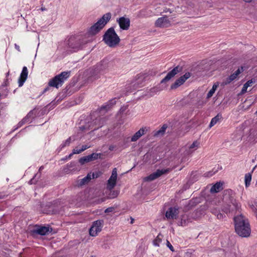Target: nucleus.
<instances>
[{"instance_id": "nucleus-20", "label": "nucleus", "mask_w": 257, "mask_h": 257, "mask_svg": "<svg viewBox=\"0 0 257 257\" xmlns=\"http://www.w3.org/2000/svg\"><path fill=\"white\" fill-rule=\"evenodd\" d=\"M179 213L178 209L176 207H171L166 213V217L168 219L175 218Z\"/></svg>"}, {"instance_id": "nucleus-47", "label": "nucleus", "mask_w": 257, "mask_h": 257, "mask_svg": "<svg viewBox=\"0 0 257 257\" xmlns=\"http://www.w3.org/2000/svg\"><path fill=\"white\" fill-rule=\"evenodd\" d=\"M10 74V72L9 71L7 73V76H8Z\"/></svg>"}, {"instance_id": "nucleus-43", "label": "nucleus", "mask_w": 257, "mask_h": 257, "mask_svg": "<svg viewBox=\"0 0 257 257\" xmlns=\"http://www.w3.org/2000/svg\"><path fill=\"white\" fill-rule=\"evenodd\" d=\"M246 3H250L251 2L252 0H243Z\"/></svg>"}, {"instance_id": "nucleus-19", "label": "nucleus", "mask_w": 257, "mask_h": 257, "mask_svg": "<svg viewBox=\"0 0 257 257\" xmlns=\"http://www.w3.org/2000/svg\"><path fill=\"white\" fill-rule=\"evenodd\" d=\"M28 75V71L27 67L24 66L23 68L22 71L20 74V76L18 79L19 86L21 87L23 85L24 82L26 80Z\"/></svg>"}, {"instance_id": "nucleus-35", "label": "nucleus", "mask_w": 257, "mask_h": 257, "mask_svg": "<svg viewBox=\"0 0 257 257\" xmlns=\"http://www.w3.org/2000/svg\"><path fill=\"white\" fill-rule=\"evenodd\" d=\"M29 114L27 115L25 117H24L23 120L20 121L19 123V124L20 125V126H21L23 124L25 123V122H27L28 121H29Z\"/></svg>"}, {"instance_id": "nucleus-6", "label": "nucleus", "mask_w": 257, "mask_h": 257, "mask_svg": "<svg viewBox=\"0 0 257 257\" xmlns=\"http://www.w3.org/2000/svg\"><path fill=\"white\" fill-rule=\"evenodd\" d=\"M70 71H64L51 79L49 82V85L57 88L61 86L64 81L70 76Z\"/></svg>"}, {"instance_id": "nucleus-21", "label": "nucleus", "mask_w": 257, "mask_h": 257, "mask_svg": "<svg viewBox=\"0 0 257 257\" xmlns=\"http://www.w3.org/2000/svg\"><path fill=\"white\" fill-rule=\"evenodd\" d=\"M116 104L115 98L112 99L108 101L105 104L101 107L100 110H105L106 111L109 110L113 106Z\"/></svg>"}, {"instance_id": "nucleus-32", "label": "nucleus", "mask_w": 257, "mask_h": 257, "mask_svg": "<svg viewBox=\"0 0 257 257\" xmlns=\"http://www.w3.org/2000/svg\"><path fill=\"white\" fill-rule=\"evenodd\" d=\"M162 237L163 236L161 234H159L154 241V245L155 246H159L160 245V243L162 241Z\"/></svg>"}, {"instance_id": "nucleus-45", "label": "nucleus", "mask_w": 257, "mask_h": 257, "mask_svg": "<svg viewBox=\"0 0 257 257\" xmlns=\"http://www.w3.org/2000/svg\"><path fill=\"white\" fill-rule=\"evenodd\" d=\"M43 169V167L42 166V167H41L40 168V169H39V171L42 170Z\"/></svg>"}, {"instance_id": "nucleus-33", "label": "nucleus", "mask_w": 257, "mask_h": 257, "mask_svg": "<svg viewBox=\"0 0 257 257\" xmlns=\"http://www.w3.org/2000/svg\"><path fill=\"white\" fill-rule=\"evenodd\" d=\"M255 79L254 78L251 79L250 80H248L245 83V85L247 87H249L252 86L253 84L255 82Z\"/></svg>"}, {"instance_id": "nucleus-8", "label": "nucleus", "mask_w": 257, "mask_h": 257, "mask_svg": "<svg viewBox=\"0 0 257 257\" xmlns=\"http://www.w3.org/2000/svg\"><path fill=\"white\" fill-rule=\"evenodd\" d=\"M112 65V63L108 61L107 60H103L97 65L96 71L98 73H105L110 69V68Z\"/></svg>"}, {"instance_id": "nucleus-34", "label": "nucleus", "mask_w": 257, "mask_h": 257, "mask_svg": "<svg viewBox=\"0 0 257 257\" xmlns=\"http://www.w3.org/2000/svg\"><path fill=\"white\" fill-rule=\"evenodd\" d=\"M143 80H144V77H143V76H138V79H137V82H135V83L134 84V85H136V84H139V83H140V82L141 83H142L143 81Z\"/></svg>"}, {"instance_id": "nucleus-44", "label": "nucleus", "mask_w": 257, "mask_h": 257, "mask_svg": "<svg viewBox=\"0 0 257 257\" xmlns=\"http://www.w3.org/2000/svg\"><path fill=\"white\" fill-rule=\"evenodd\" d=\"M196 146H195V145L191 146L190 148L191 149H193V148H195Z\"/></svg>"}, {"instance_id": "nucleus-49", "label": "nucleus", "mask_w": 257, "mask_h": 257, "mask_svg": "<svg viewBox=\"0 0 257 257\" xmlns=\"http://www.w3.org/2000/svg\"><path fill=\"white\" fill-rule=\"evenodd\" d=\"M192 145H195V142H193V143Z\"/></svg>"}, {"instance_id": "nucleus-17", "label": "nucleus", "mask_w": 257, "mask_h": 257, "mask_svg": "<svg viewBox=\"0 0 257 257\" xmlns=\"http://www.w3.org/2000/svg\"><path fill=\"white\" fill-rule=\"evenodd\" d=\"M168 128V124H164L159 130H154L152 132V136L156 138H161L164 136Z\"/></svg>"}, {"instance_id": "nucleus-26", "label": "nucleus", "mask_w": 257, "mask_h": 257, "mask_svg": "<svg viewBox=\"0 0 257 257\" xmlns=\"http://www.w3.org/2000/svg\"><path fill=\"white\" fill-rule=\"evenodd\" d=\"M222 118V115L220 113H218L215 117H213L210 122L209 127H211L215 124L217 123V122L220 121Z\"/></svg>"}, {"instance_id": "nucleus-46", "label": "nucleus", "mask_w": 257, "mask_h": 257, "mask_svg": "<svg viewBox=\"0 0 257 257\" xmlns=\"http://www.w3.org/2000/svg\"><path fill=\"white\" fill-rule=\"evenodd\" d=\"M48 89V87L46 88L45 89V90H44V92L46 91Z\"/></svg>"}, {"instance_id": "nucleus-12", "label": "nucleus", "mask_w": 257, "mask_h": 257, "mask_svg": "<svg viewBox=\"0 0 257 257\" xmlns=\"http://www.w3.org/2000/svg\"><path fill=\"white\" fill-rule=\"evenodd\" d=\"M243 71V67L241 66L240 68H238L236 71H235L233 74L230 75L229 77L226 78V79L223 81V84L226 85L230 83L232 81L236 79L238 76Z\"/></svg>"}, {"instance_id": "nucleus-14", "label": "nucleus", "mask_w": 257, "mask_h": 257, "mask_svg": "<svg viewBox=\"0 0 257 257\" xmlns=\"http://www.w3.org/2000/svg\"><path fill=\"white\" fill-rule=\"evenodd\" d=\"M181 70V68L177 66L175 67L173 70L170 71L166 77L161 81V84L166 83L170 81L172 78L174 77Z\"/></svg>"}, {"instance_id": "nucleus-36", "label": "nucleus", "mask_w": 257, "mask_h": 257, "mask_svg": "<svg viewBox=\"0 0 257 257\" xmlns=\"http://www.w3.org/2000/svg\"><path fill=\"white\" fill-rule=\"evenodd\" d=\"M114 210V208L113 207H110L105 209V212L108 213L113 212Z\"/></svg>"}, {"instance_id": "nucleus-9", "label": "nucleus", "mask_w": 257, "mask_h": 257, "mask_svg": "<svg viewBox=\"0 0 257 257\" xmlns=\"http://www.w3.org/2000/svg\"><path fill=\"white\" fill-rule=\"evenodd\" d=\"M117 178V170L116 168H114L112 171L110 177L107 182L106 189L107 190H112L115 186L116 184Z\"/></svg>"}, {"instance_id": "nucleus-25", "label": "nucleus", "mask_w": 257, "mask_h": 257, "mask_svg": "<svg viewBox=\"0 0 257 257\" xmlns=\"http://www.w3.org/2000/svg\"><path fill=\"white\" fill-rule=\"evenodd\" d=\"M95 177H97V176H95V175L94 173L93 174H88L87 175L82 179L80 181V185H83L85 183H88L91 179H93Z\"/></svg>"}, {"instance_id": "nucleus-18", "label": "nucleus", "mask_w": 257, "mask_h": 257, "mask_svg": "<svg viewBox=\"0 0 257 257\" xmlns=\"http://www.w3.org/2000/svg\"><path fill=\"white\" fill-rule=\"evenodd\" d=\"M239 207L240 205L236 202V201L233 200L231 202L230 204H227L224 206L223 210L224 212L227 213L237 209Z\"/></svg>"}, {"instance_id": "nucleus-39", "label": "nucleus", "mask_w": 257, "mask_h": 257, "mask_svg": "<svg viewBox=\"0 0 257 257\" xmlns=\"http://www.w3.org/2000/svg\"><path fill=\"white\" fill-rule=\"evenodd\" d=\"M217 217L218 219H221L222 218H223V214L221 213H218L217 214Z\"/></svg>"}, {"instance_id": "nucleus-51", "label": "nucleus", "mask_w": 257, "mask_h": 257, "mask_svg": "<svg viewBox=\"0 0 257 257\" xmlns=\"http://www.w3.org/2000/svg\"><path fill=\"white\" fill-rule=\"evenodd\" d=\"M45 10L44 9L42 8V11H43V10Z\"/></svg>"}, {"instance_id": "nucleus-4", "label": "nucleus", "mask_w": 257, "mask_h": 257, "mask_svg": "<svg viewBox=\"0 0 257 257\" xmlns=\"http://www.w3.org/2000/svg\"><path fill=\"white\" fill-rule=\"evenodd\" d=\"M87 42L80 36H72L68 40V46L71 51L75 52L82 49Z\"/></svg>"}, {"instance_id": "nucleus-27", "label": "nucleus", "mask_w": 257, "mask_h": 257, "mask_svg": "<svg viewBox=\"0 0 257 257\" xmlns=\"http://www.w3.org/2000/svg\"><path fill=\"white\" fill-rule=\"evenodd\" d=\"M191 221L190 218L187 215L184 214L182 216L180 224L181 226H186Z\"/></svg>"}, {"instance_id": "nucleus-7", "label": "nucleus", "mask_w": 257, "mask_h": 257, "mask_svg": "<svg viewBox=\"0 0 257 257\" xmlns=\"http://www.w3.org/2000/svg\"><path fill=\"white\" fill-rule=\"evenodd\" d=\"M103 222V221L101 220L94 221L89 229V235L93 237L97 236L102 230Z\"/></svg>"}, {"instance_id": "nucleus-16", "label": "nucleus", "mask_w": 257, "mask_h": 257, "mask_svg": "<svg viewBox=\"0 0 257 257\" xmlns=\"http://www.w3.org/2000/svg\"><path fill=\"white\" fill-rule=\"evenodd\" d=\"M155 26L157 27L167 28L170 26V22L167 17H162L157 20Z\"/></svg>"}, {"instance_id": "nucleus-22", "label": "nucleus", "mask_w": 257, "mask_h": 257, "mask_svg": "<svg viewBox=\"0 0 257 257\" xmlns=\"http://www.w3.org/2000/svg\"><path fill=\"white\" fill-rule=\"evenodd\" d=\"M35 231L40 235H44L50 232L51 230L48 227L41 226L36 229Z\"/></svg>"}, {"instance_id": "nucleus-24", "label": "nucleus", "mask_w": 257, "mask_h": 257, "mask_svg": "<svg viewBox=\"0 0 257 257\" xmlns=\"http://www.w3.org/2000/svg\"><path fill=\"white\" fill-rule=\"evenodd\" d=\"M222 189V184L220 182H217L210 189V192L211 193H217L219 192Z\"/></svg>"}, {"instance_id": "nucleus-42", "label": "nucleus", "mask_w": 257, "mask_h": 257, "mask_svg": "<svg viewBox=\"0 0 257 257\" xmlns=\"http://www.w3.org/2000/svg\"><path fill=\"white\" fill-rule=\"evenodd\" d=\"M33 180H34V179H31V180L30 181V183L31 184H33V183H34V182Z\"/></svg>"}, {"instance_id": "nucleus-38", "label": "nucleus", "mask_w": 257, "mask_h": 257, "mask_svg": "<svg viewBox=\"0 0 257 257\" xmlns=\"http://www.w3.org/2000/svg\"><path fill=\"white\" fill-rule=\"evenodd\" d=\"M167 245L170 248V249L171 250H173V247L172 245L170 244V243L168 241H167Z\"/></svg>"}, {"instance_id": "nucleus-48", "label": "nucleus", "mask_w": 257, "mask_h": 257, "mask_svg": "<svg viewBox=\"0 0 257 257\" xmlns=\"http://www.w3.org/2000/svg\"><path fill=\"white\" fill-rule=\"evenodd\" d=\"M143 12H144L143 11H140V14H141Z\"/></svg>"}, {"instance_id": "nucleus-1", "label": "nucleus", "mask_w": 257, "mask_h": 257, "mask_svg": "<svg viewBox=\"0 0 257 257\" xmlns=\"http://www.w3.org/2000/svg\"><path fill=\"white\" fill-rule=\"evenodd\" d=\"M99 113V112H95L85 120H81L77 137L74 136L69 137L66 141L65 145L73 143L75 140H78L82 137L83 133H87L89 131L92 132L101 127L104 124V117H101Z\"/></svg>"}, {"instance_id": "nucleus-3", "label": "nucleus", "mask_w": 257, "mask_h": 257, "mask_svg": "<svg viewBox=\"0 0 257 257\" xmlns=\"http://www.w3.org/2000/svg\"><path fill=\"white\" fill-rule=\"evenodd\" d=\"M103 40L110 47H114L120 42V39L115 33L113 28H109L103 35Z\"/></svg>"}, {"instance_id": "nucleus-5", "label": "nucleus", "mask_w": 257, "mask_h": 257, "mask_svg": "<svg viewBox=\"0 0 257 257\" xmlns=\"http://www.w3.org/2000/svg\"><path fill=\"white\" fill-rule=\"evenodd\" d=\"M111 15L110 13L104 14L95 24L89 29L88 33L94 35L98 33L105 26L111 19Z\"/></svg>"}, {"instance_id": "nucleus-10", "label": "nucleus", "mask_w": 257, "mask_h": 257, "mask_svg": "<svg viewBox=\"0 0 257 257\" xmlns=\"http://www.w3.org/2000/svg\"><path fill=\"white\" fill-rule=\"evenodd\" d=\"M191 76L189 72L186 73L184 75L177 79L170 87L171 89H174L182 85L186 80Z\"/></svg>"}, {"instance_id": "nucleus-13", "label": "nucleus", "mask_w": 257, "mask_h": 257, "mask_svg": "<svg viewBox=\"0 0 257 257\" xmlns=\"http://www.w3.org/2000/svg\"><path fill=\"white\" fill-rule=\"evenodd\" d=\"M150 131V127L144 126L141 127L131 138V141L134 142L138 141L142 136L147 134Z\"/></svg>"}, {"instance_id": "nucleus-29", "label": "nucleus", "mask_w": 257, "mask_h": 257, "mask_svg": "<svg viewBox=\"0 0 257 257\" xmlns=\"http://www.w3.org/2000/svg\"><path fill=\"white\" fill-rule=\"evenodd\" d=\"M88 148V147L82 146V147H76L73 150V153L70 154L68 157V159H70L73 154H77L81 153L82 151L85 150Z\"/></svg>"}, {"instance_id": "nucleus-30", "label": "nucleus", "mask_w": 257, "mask_h": 257, "mask_svg": "<svg viewBox=\"0 0 257 257\" xmlns=\"http://www.w3.org/2000/svg\"><path fill=\"white\" fill-rule=\"evenodd\" d=\"M251 180V174L250 173L246 174L244 177L245 185L246 187H248Z\"/></svg>"}, {"instance_id": "nucleus-31", "label": "nucleus", "mask_w": 257, "mask_h": 257, "mask_svg": "<svg viewBox=\"0 0 257 257\" xmlns=\"http://www.w3.org/2000/svg\"><path fill=\"white\" fill-rule=\"evenodd\" d=\"M218 86V85L216 84H214L213 85L212 88L210 90V91L207 93V97L208 98H210L212 96L213 94L214 93L216 89H217Z\"/></svg>"}, {"instance_id": "nucleus-37", "label": "nucleus", "mask_w": 257, "mask_h": 257, "mask_svg": "<svg viewBox=\"0 0 257 257\" xmlns=\"http://www.w3.org/2000/svg\"><path fill=\"white\" fill-rule=\"evenodd\" d=\"M247 88L248 87L245 85V84H244L243 87L241 89V93L242 94L245 93L246 92Z\"/></svg>"}, {"instance_id": "nucleus-11", "label": "nucleus", "mask_w": 257, "mask_h": 257, "mask_svg": "<svg viewBox=\"0 0 257 257\" xmlns=\"http://www.w3.org/2000/svg\"><path fill=\"white\" fill-rule=\"evenodd\" d=\"M119 27L123 30H127L130 26V20L128 18L121 17L116 19Z\"/></svg>"}, {"instance_id": "nucleus-15", "label": "nucleus", "mask_w": 257, "mask_h": 257, "mask_svg": "<svg viewBox=\"0 0 257 257\" xmlns=\"http://www.w3.org/2000/svg\"><path fill=\"white\" fill-rule=\"evenodd\" d=\"M169 171V170L168 169L158 170L155 172H154L149 176L146 177L145 178V180L147 181H153L160 177L163 174L168 173Z\"/></svg>"}, {"instance_id": "nucleus-23", "label": "nucleus", "mask_w": 257, "mask_h": 257, "mask_svg": "<svg viewBox=\"0 0 257 257\" xmlns=\"http://www.w3.org/2000/svg\"><path fill=\"white\" fill-rule=\"evenodd\" d=\"M108 191H109V193L107 194L106 197L104 199H102L101 202L104 201L106 200V199L114 198L117 196L119 193V192L118 191L113 190L112 189Z\"/></svg>"}, {"instance_id": "nucleus-41", "label": "nucleus", "mask_w": 257, "mask_h": 257, "mask_svg": "<svg viewBox=\"0 0 257 257\" xmlns=\"http://www.w3.org/2000/svg\"><path fill=\"white\" fill-rule=\"evenodd\" d=\"M15 48L18 50L19 51H20V47L19 46H18V45H17L16 44H15Z\"/></svg>"}, {"instance_id": "nucleus-40", "label": "nucleus", "mask_w": 257, "mask_h": 257, "mask_svg": "<svg viewBox=\"0 0 257 257\" xmlns=\"http://www.w3.org/2000/svg\"><path fill=\"white\" fill-rule=\"evenodd\" d=\"M214 174V173H213L212 172H208V173H207L206 176L210 177V176H212Z\"/></svg>"}, {"instance_id": "nucleus-28", "label": "nucleus", "mask_w": 257, "mask_h": 257, "mask_svg": "<svg viewBox=\"0 0 257 257\" xmlns=\"http://www.w3.org/2000/svg\"><path fill=\"white\" fill-rule=\"evenodd\" d=\"M96 156V155L93 154L91 156L83 157L79 160V162L81 164H83L86 162H88L92 160V159L93 158L95 159Z\"/></svg>"}, {"instance_id": "nucleus-2", "label": "nucleus", "mask_w": 257, "mask_h": 257, "mask_svg": "<svg viewBox=\"0 0 257 257\" xmlns=\"http://www.w3.org/2000/svg\"><path fill=\"white\" fill-rule=\"evenodd\" d=\"M235 229L240 236L247 237L250 235V228L247 219L242 215L234 217Z\"/></svg>"}, {"instance_id": "nucleus-50", "label": "nucleus", "mask_w": 257, "mask_h": 257, "mask_svg": "<svg viewBox=\"0 0 257 257\" xmlns=\"http://www.w3.org/2000/svg\"><path fill=\"white\" fill-rule=\"evenodd\" d=\"M131 223H133V219H132V220H131Z\"/></svg>"}, {"instance_id": "nucleus-52", "label": "nucleus", "mask_w": 257, "mask_h": 257, "mask_svg": "<svg viewBox=\"0 0 257 257\" xmlns=\"http://www.w3.org/2000/svg\"><path fill=\"white\" fill-rule=\"evenodd\" d=\"M255 113L257 114V110H256V111L255 112Z\"/></svg>"}]
</instances>
